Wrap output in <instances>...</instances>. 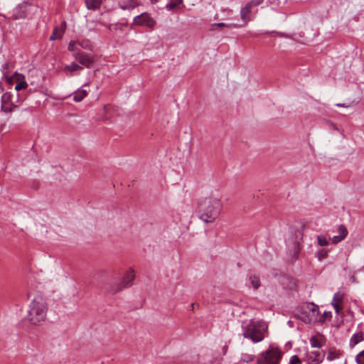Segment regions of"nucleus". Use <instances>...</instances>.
<instances>
[{"mask_svg": "<svg viewBox=\"0 0 364 364\" xmlns=\"http://www.w3.org/2000/svg\"><path fill=\"white\" fill-rule=\"evenodd\" d=\"M222 203L220 199L213 197L200 200L198 205L200 218L205 223H213L220 215Z\"/></svg>", "mask_w": 364, "mask_h": 364, "instance_id": "1", "label": "nucleus"}, {"mask_svg": "<svg viewBox=\"0 0 364 364\" xmlns=\"http://www.w3.org/2000/svg\"><path fill=\"white\" fill-rule=\"evenodd\" d=\"M242 336L253 343H259L264 340V333L267 331V324L260 320H250L242 324Z\"/></svg>", "mask_w": 364, "mask_h": 364, "instance_id": "2", "label": "nucleus"}, {"mask_svg": "<svg viewBox=\"0 0 364 364\" xmlns=\"http://www.w3.org/2000/svg\"><path fill=\"white\" fill-rule=\"evenodd\" d=\"M30 307L27 318L31 324L36 325L45 320L47 306L41 297L35 298L32 301Z\"/></svg>", "mask_w": 364, "mask_h": 364, "instance_id": "3", "label": "nucleus"}, {"mask_svg": "<svg viewBox=\"0 0 364 364\" xmlns=\"http://www.w3.org/2000/svg\"><path fill=\"white\" fill-rule=\"evenodd\" d=\"M319 309L314 303H306L300 306L296 311V317L305 323H316L319 321H324V319H318Z\"/></svg>", "mask_w": 364, "mask_h": 364, "instance_id": "4", "label": "nucleus"}, {"mask_svg": "<svg viewBox=\"0 0 364 364\" xmlns=\"http://www.w3.org/2000/svg\"><path fill=\"white\" fill-rule=\"evenodd\" d=\"M282 356L278 348H271L261 353L257 360V364H279Z\"/></svg>", "mask_w": 364, "mask_h": 364, "instance_id": "5", "label": "nucleus"}, {"mask_svg": "<svg viewBox=\"0 0 364 364\" xmlns=\"http://www.w3.org/2000/svg\"><path fill=\"white\" fill-rule=\"evenodd\" d=\"M134 278L135 275L134 270L129 269L125 273L122 278V280L119 283L116 284V285L109 291L112 294H115L124 288L129 287L132 286V282L134 279Z\"/></svg>", "mask_w": 364, "mask_h": 364, "instance_id": "6", "label": "nucleus"}, {"mask_svg": "<svg viewBox=\"0 0 364 364\" xmlns=\"http://www.w3.org/2000/svg\"><path fill=\"white\" fill-rule=\"evenodd\" d=\"M156 23V21L146 12L135 16L133 20V24L146 27L150 29H153Z\"/></svg>", "mask_w": 364, "mask_h": 364, "instance_id": "7", "label": "nucleus"}, {"mask_svg": "<svg viewBox=\"0 0 364 364\" xmlns=\"http://www.w3.org/2000/svg\"><path fill=\"white\" fill-rule=\"evenodd\" d=\"M324 356V351H311L305 355L303 360L305 361L306 364H318L323 362Z\"/></svg>", "mask_w": 364, "mask_h": 364, "instance_id": "8", "label": "nucleus"}, {"mask_svg": "<svg viewBox=\"0 0 364 364\" xmlns=\"http://www.w3.org/2000/svg\"><path fill=\"white\" fill-rule=\"evenodd\" d=\"M74 56L76 60L86 68H90L95 62L93 56L84 52L77 51Z\"/></svg>", "mask_w": 364, "mask_h": 364, "instance_id": "9", "label": "nucleus"}, {"mask_svg": "<svg viewBox=\"0 0 364 364\" xmlns=\"http://www.w3.org/2000/svg\"><path fill=\"white\" fill-rule=\"evenodd\" d=\"M139 5L137 0H121L119 1V6L122 10L134 9Z\"/></svg>", "mask_w": 364, "mask_h": 364, "instance_id": "10", "label": "nucleus"}, {"mask_svg": "<svg viewBox=\"0 0 364 364\" xmlns=\"http://www.w3.org/2000/svg\"><path fill=\"white\" fill-rule=\"evenodd\" d=\"M183 7V0H170L166 5L168 11L178 10Z\"/></svg>", "mask_w": 364, "mask_h": 364, "instance_id": "11", "label": "nucleus"}, {"mask_svg": "<svg viewBox=\"0 0 364 364\" xmlns=\"http://www.w3.org/2000/svg\"><path fill=\"white\" fill-rule=\"evenodd\" d=\"M252 13V9L246 4L240 10L241 19L244 22V25H246L249 21H250V14Z\"/></svg>", "mask_w": 364, "mask_h": 364, "instance_id": "12", "label": "nucleus"}, {"mask_svg": "<svg viewBox=\"0 0 364 364\" xmlns=\"http://www.w3.org/2000/svg\"><path fill=\"white\" fill-rule=\"evenodd\" d=\"M86 7L89 10H98L102 4V0H85Z\"/></svg>", "mask_w": 364, "mask_h": 364, "instance_id": "13", "label": "nucleus"}, {"mask_svg": "<svg viewBox=\"0 0 364 364\" xmlns=\"http://www.w3.org/2000/svg\"><path fill=\"white\" fill-rule=\"evenodd\" d=\"M363 341H364V333L362 331H360L358 333H355L351 336L350 339L349 346L350 348H353L355 345H357L358 343Z\"/></svg>", "mask_w": 364, "mask_h": 364, "instance_id": "14", "label": "nucleus"}, {"mask_svg": "<svg viewBox=\"0 0 364 364\" xmlns=\"http://www.w3.org/2000/svg\"><path fill=\"white\" fill-rule=\"evenodd\" d=\"M324 339V337L321 334L317 336H313L310 338L309 342L312 348H320L322 346L321 341Z\"/></svg>", "mask_w": 364, "mask_h": 364, "instance_id": "15", "label": "nucleus"}, {"mask_svg": "<svg viewBox=\"0 0 364 364\" xmlns=\"http://www.w3.org/2000/svg\"><path fill=\"white\" fill-rule=\"evenodd\" d=\"M87 96V90L83 89H79L73 93V100L75 102H80Z\"/></svg>", "mask_w": 364, "mask_h": 364, "instance_id": "16", "label": "nucleus"}, {"mask_svg": "<svg viewBox=\"0 0 364 364\" xmlns=\"http://www.w3.org/2000/svg\"><path fill=\"white\" fill-rule=\"evenodd\" d=\"M14 96L11 92H6L1 97V104H15Z\"/></svg>", "mask_w": 364, "mask_h": 364, "instance_id": "17", "label": "nucleus"}, {"mask_svg": "<svg viewBox=\"0 0 364 364\" xmlns=\"http://www.w3.org/2000/svg\"><path fill=\"white\" fill-rule=\"evenodd\" d=\"M341 355L340 350H337L336 348H331L328 350L327 360L331 361L335 359L339 358Z\"/></svg>", "mask_w": 364, "mask_h": 364, "instance_id": "18", "label": "nucleus"}, {"mask_svg": "<svg viewBox=\"0 0 364 364\" xmlns=\"http://www.w3.org/2000/svg\"><path fill=\"white\" fill-rule=\"evenodd\" d=\"M249 280L255 289H257L259 287L260 280H259V277H257L255 274L251 275L249 277Z\"/></svg>", "mask_w": 364, "mask_h": 364, "instance_id": "19", "label": "nucleus"}, {"mask_svg": "<svg viewBox=\"0 0 364 364\" xmlns=\"http://www.w3.org/2000/svg\"><path fill=\"white\" fill-rule=\"evenodd\" d=\"M63 34V31H60L58 28H55L53 33L50 35L49 40L55 41L58 38H61Z\"/></svg>", "mask_w": 364, "mask_h": 364, "instance_id": "20", "label": "nucleus"}, {"mask_svg": "<svg viewBox=\"0 0 364 364\" xmlns=\"http://www.w3.org/2000/svg\"><path fill=\"white\" fill-rule=\"evenodd\" d=\"M343 301V294L340 291H338L334 294L331 304H342Z\"/></svg>", "mask_w": 364, "mask_h": 364, "instance_id": "21", "label": "nucleus"}, {"mask_svg": "<svg viewBox=\"0 0 364 364\" xmlns=\"http://www.w3.org/2000/svg\"><path fill=\"white\" fill-rule=\"evenodd\" d=\"M328 252H329V250H326V249H321V250H318L316 253V257H317L318 260L321 262L323 259H325L328 257Z\"/></svg>", "mask_w": 364, "mask_h": 364, "instance_id": "22", "label": "nucleus"}, {"mask_svg": "<svg viewBox=\"0 0 364 364\" xmlns=\"http://www.w3.org/2000/svg\"><path fill=\"white\" fill-rule=\"evenodd\" d=\"M78 46H80L82 48L91 50L92 46V43L90 40L85 39L81 41H78Z\"/></svg>", "mask_w": 364, "mask_h": 364, "instance_id": "23", "label": "nucleus"}, {"mask_svg": "<svg viewBox=\"0 0 364 364\" xmlns=\"http://www.w3.org/2000/svg\"><path fill=\"white\" fill-rule=\"evenodd\" d=\"M17 107L15 104H1V110L4 112H11Z\"/></svg>", "mask_w": 364, "mask_h": 364, "instance_id": "24", "label": "nucleus"}, {"mask_svg": "<svg viewBox=\"0 0 364 364\" xmlns=\"http://www.w3.org/2000/svg\"><path fill=\"white\" fill-rule=\"evenodd\" d=\"M317 241H318V244L321 247H326V246L328 245V244H329L328 240L323 235H318Z\"/></svg>", "mask_w": 364, "mask_h": 364, "instance_id": "25", "label": "nucleus"}, {"mask_svg": "<svg viewBox=\"0 0 364 364\" xmlns=\"http://www.w3.org/2000/svg\"><path fill=\"white\" fill-rule=\"evenodd\" d=\"M81 69H82V68L75 63H72L70 65L65 66V70H67L71 73L81 70Z\"/></svg>", "mask_w": 364, "mask_h": 364, "instance_id": "26", "label": "nucleus"}, {"mask_svg": "<svg viewBox=\"0 0 364 364\" xmlns=\"http://www.w3.org/2000/svg\"><path fill=\"white\" fill-rule=\"evenodd\" d=\"M338 232L341 237L345 239L348 235V230L345 225H340L338 227Z\"/></svg>", "mask_w": 364, "mask_h": 364, "instance_id": "27", "label": "nucleus"}, {"mask_svg": "<svg viewBox=\"0 0 364 364\" xmlns=\"http://www.w3.org/2000/svg\"><path fill=\"white\" fill-rule=\"evenodd\" d=\"M213 27L215 26V27H220V28H222V27H227V28H239L240 26L237 25V24H235V23H229V24H226V23H214L212 25Z\"/></svg>", "mask_w": 364, "mask_h": 364, "instance_id": "28", "label": "nucleus"}, {"mask_svg": "<svg viewBox=\"0 0 364 364\" xmlns=\"http://www.w3.org/2000/svg\"><path fill=\"white\" fill-rule=\"evenodd\" d=\"M27 86H28L27 82L25 80H22L16 85L15 90L16 92H18L20 90L26 89Z\"/></svg>", "mask_w": 364, "mask_h": 364, "instance_id": "29", "label": "nucleus"}, {"mask_svg": "<svg viewBox=\"0 0 364 364\" xmlns=\"http://www.w3.org/2000/svg\"><path fill=\"white\" fill-rule=\"evenodd\" d=\"M302 360L299 358L298 355H292L289 360L288 364H301Z\"/></svg>", "mask_w": 364, "mask_h": 364, "instance_id": "30", "label": "nucleus"}, {"mask_svg": "<svg viewBox=\"0 0 364 364\" xmlns=\"http://www.w3.org/2000/svg\"><path fill=\"white\" fill-rule=\"evenodd\" d=\"M78 46V41H71L68 45V50L70 51H75L77 50V46Z\"/></svg>", "mask_w": 364, "mask_h": 364, "instance_id": "31", "label": "nucleus"}, {"mask_svg": "<svg viewBox=\"0 0 364 364\" xmlns=\"http://www.w3.org/2000/svg\"><path fill=\"white\" fill-rule=\"evenodd\" d=\"M263 2V0H251L247 4L252 9L254 6H257Z\"/></svg>", "mask_w": 364, "mask_h": 364, "instance_id": "32", "label": "nucleus"}, {"mask_svg": "<svg viewBox=\"0 0 364 364\" xmlns=\"http://www.w3.org/2000/svg\"><path fill=\"white\" fill-rule=\"evenodd\" d=\"M344 239L341 237L339 235H335L332 237V242L333 244H338L340 242H341L342 240H343Z\"/></svg>", "mask_w": 364, "mask_h": 364, "instance_id": "33", "label": "nucleus"}, {"mask_svg": "<svg viewBox=\"0 0 364 364\" xmlns=\"http://www.w3.org/2000/svg\"><path fill=\"white\" fill-rule=\"evenodd\" d=\"M332 306H333L336 314L340 313V311L342 310L341 304H332Z\"/></svg>", "mask_w": 364, "mask_h": 364, "instance_id": "34", "label": "nucleus"}, {"mask_svg": "<svg viewBox=\"0 0 364 364\" xmlns=\"http://www.w3.org/2000/svg\"><path fill=\"white\" fill-rule=\"evenodd\" d=\"M362 358L361 357H358V355H356L355 357V361L358 364H364V363L363 362L362 360Z\"/></svg>", "mask_w": 364, "mask_h": 364, "instance_id": "35", "label": "nucleus"}, {"mask_svg": "<svg viewBox=\"0 0 364 364\" xmlns=\"http://www.w3.org/2000/svg\"><path fill=\"white\" fill-rule=\"evenodd\" d=\"M66 28V23L65 21H63L60 25V28H59L60 31H63V33L65 32Z\"/></svg>", "mask_w": 364, "mask_h": 364, "instance_id": "36", "label": "nucleus"}, {"mask_svg": "<svg viewBox=\"0 0 364 364\" xmlns=\"http://www.w3.org/2000/svg\"><path fill=\"white\" fill-rule=\"evenodd\" d=\"M243 360H245L246 362L251 361V360H253V356L252 355H247L246 358H243Z\"/></svg>", "mask_w": 364, "mask_h": 364, "instance_id": "37", "label": "nucleus"}, {"mask_svg": "<svg viewBox=\"0 0 364 364\" xmlns=\"http://www.w3.org/2000/svg\"><path fill=\"white\" fill-rule=\"evenodd\" d=\"M337 107H349L350 105H346L344 103L341 104V103H338L336 105Z\"/></svg>", "mask_w": 364, "mask_h": 364, "instance_id": "38", "label": "nucleus"}, {"mask_svg": "<svg viewBox=\"0 0 364 364\" xmlns=\"http://www.w3.org/2000/svg\"><path fill=\"white\" fill-rule=\"evenodd\" d=\"M323 316H330V317H331V312H326V311H325V312L323 313Z\"/></svg>", "mask_w": 364, "mask_h": 364, "instance_id": "39", "label": "nucleus"}, {"mask_svg": "<svg viewBox=\"0 0 364 364\" xmlns=\"http://www.w3.org/2000/svg\"><path fill=\"white\" fill-rule=\"evenodd\" d=\"M358 355V357H361V358H364V350H362L361 352H360Z\"/></svg>", "mask_w": 364, "mask_h": 364, "instance_id": "40", "label": "nucleus"}, {"mask_svg": "<svg viewBox=\"0 0 364 364\" xmlns=\"http://www.w3.org/2000/svg\"><path fill=\"white\" fill-rule=\"evenodd\" d=\"M195 306H198V304H191V308H192V309H194V308H195Z\"/></svg>", "mask_w": 364, "mask_h": 364, "instance_id": "41", "label": "nucleus"}, {"mask_svg": "<svg viewBox=\"0 0 364 364\" xmlns=\"http://www.w3.org/2000/svg\"><path fill=\"white\" fill-rule=\"evenodd\" d=\"M4 126H5V123H4H4H1V124H0V129H3Z\"/></svg>", "mask_w": 364, "mask_h": 364, "instance_id": "42", "label": "nucleus"}, {"mask_svg": "<svg viewBox=\"0 0 364 364\" xmlns=\"http://www.w3.org/2000/svg\"><path fill=\"white\" fill-rule=\"evenodd\" d=\"M151 2H156L158 1L159 0H150Z\"/></svg>", "mask_w": 364, "mask_h": 364, "instance_id": "43", "label": "nucleus"}, {"mask_svg": "<svg viewBox=\"0 0 364 364\" xmlns=\"http://www.w3.org/2000/svg\"><path fill=\"white\" fill-rule=\"evenodd\" d=\"M117 26H118L117 24V25H114V29H117Z\"/></svg>", "mask_w": 364, "mask_h": 364, "instance_id": "44", "label": "nucleus"}, {"mask_svg": "<svg viewBox=\"0 0 364 364\" xmlns=\"http://www.w3.org/2000/svg\"><path fill=\"white\" fill-rule=\"evenodd\" d=\"M112 25H109V30H111V29H112Z\"/></svg>", "mask_w": 364, "mask_h": 364, "instance_id": "45", "label": "nucleus"}]
</instances>
